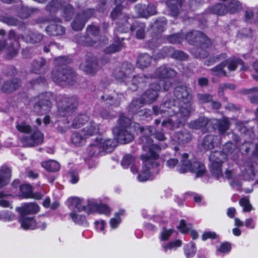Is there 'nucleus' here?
Masks as SVG:
<instances>
[{
	"label": "nucleus",
	"instance_id": "ea45409f",
	"mask_svg": "<svg viewBox=\"0 0 258 258\" xmlns=\"http://www.w3.org/2000/svg\"><path fill=\"white\" fill-rule=\"evenodd\" d=\"M42 166L48 171L55 172L60 168L59 164L54 160L42 162Z\"/></svg>",
	"mask_w": 258,
	"mask_h": 258
},
{
	"label": "nucleus",
	"instance_id": "c85d7f7f",
	"mask_svg": "<svg viewBox=\"0 0 258 258\" xmlns=\"http://www.w3.org/2000/svg\"><path fill=\"white\" fill-rule=\"evenodd\" d=\"M70 217L75 223L85 227L88 226V223L85 215L80 214L76 211L70 213Z\"/></svg>",
	"mask_w": 258,
	"mask_h": 258
},
{
	"label": "nucleus",
	"instance_id": "bf43d9fd",
	"mask_svg": "<svg viewBox=\"0 0 258 258\" xmlns=\"http://www.w3.org/2000/svg\"><path fill=\"white\" fill-rule=\"evenodd\" d=\"M239 204L243 207L244 212H249L252 210V206L249 203L248 199L243 198L239 201Z\"/></svg>",
	"mask_w": 258,
	"mask_h": 258
},
{
	"label": "nucleus",
	"instance_id": "b1692460",
	"mask_svg": "<svg viewBox=\"0 0 258 258\" xmlns=\"http://www.w3.org/2000/svg\"><path fill=\"white\" fill-rule=\"evenodd\" d=\"M46 66V60L39 58L34 60L31 65V71L36 74H40L44 72V67Z\"/></svg>",
	"mask_w": 258,
	"mask_h": 258
},
{
	"label": "nucleus",
	"instance_id": "2eb2a0df",
	"mask_svg": "<svg viewBox=\"0 0 258 258\" xmlns=\"http://www.w3.org/2000/svg\"><path fill=\"white\" fill-rule=\"evenodd\" d=\"M47 94L45 93L39 95L38 96V101H36L34 105V111L38 114H45L51 109V103L47 98Z\"/></svg>",
	"mask_w": 258,
	"mask_h": 258
},
{
	"label": "nucleus",
	"instance_id": "79ce46f5",
	"mask_svg": "<svg viewBox=\"0 0 258 258\" xmlns=\"http://www.w3.org/2000/svg\"><path fill=\"white\" fill-rule=\"evenodd\" d=\"M197 251L196 245L191 242L186 244L184 247V253L186 258L193 257Z\"/></svg>",
	"mask_w": 258,
	"mask_h": 258
},
{
	"label": "nucleus",
	"instance_id": "f8f14e48",
	"mask_svg": "<svg viewBox=\"0 0 258 258\" xmlns=\"http://www.w3.org/2000/svg\"><path fill=\"white\" fill-rule=\"evenodd\" d=\"M64 58L59 56L54 59V67L51 72V79L53 81L60 85L63 81L64 76Z\"/></svg>",
	"mask_w": 258,
	"mask_h": 258
},
{
	"label": "nucleus",
	"instance_id": "4be33fe9",
	"mask_svg": "<svg viewBox=\"0 0 258 258\" xmlns=\"http://www.w3.org/2000/svg\"><path fill=\"white\" fill-rule=\"evenodd\" d=\"M220 138L218 136L214 137L213 135L205 136L202 143V146L205 149H211L220 144Z\"/></svg>",
	"mask_w": 258,
	"mask_h": 258
},
{
	"label": "nucleus",
	"instance_id": "09e8293b",
	"mask_svg": "<svg viewBox=\"0 0 258 258\" xmlns=\"http://www.w3.org/2000/svg\"><path fill=\"white\" fill-rule=\"evenodd\" d=\"M231 248V245L229 243H223L217 247L216 254L220 255V254L227 253L230 251Z\"/></svg>",
	"mask_w": 258,
	"mask_h": 258
},
{
	"label": "nucleus",
	"instance_id": "1a4fd4ad",
	"mask_svg": "<svg viewBox=\"0 0 258 258\" xmlns=\"http://www.w3.org/2000/svg\"><path fill=\"white\" fill-rule=\"evenodd\" d=\"M115 146L116 142L113 140L99 137L96 139L95 143L90 145L88 148L87 152L90 156H94L99 154L102 151L111 152Z\"/></svg>",
	"mask_w": 258,
	"mask_h": 258
},
{
	"label": "nucleus",
	"instance_id": "f03ea898",
	"mask_svg": "<svg viewBox=\"0 0 258 258\" xmlns=\"http://www.w3.org/2000/svg\"><path fill=\"white\" fill-rule=\"evenodd\" d=\"M176 74L175 71L165 66L158 68L153 76L158 80L150 85V89L142 95L141 98L133 101L130 106L132 111L141 113V111H138L139 109L144 104H150L155 101L158 96V91L169 89L171 86V79Z\"/></svg>",
	"mask_w": 258,
	"mask_h": 258
},
{
	"label": "nucleus",
	"instance_id": "ddd939ff",
	"mask_svg": "<svg viewBox=\"0 0 258 258\" xmlns=\"http://www.w3.org/2000/svg\"><path fill=\"white\" fill-rule=\"evenodd\" d=\"M186 39L191 44H195L199 42L201 47L208 48L211 43L210 40L203 33L198 31L188 32L185 36Z\"/></svg>",
	"mask_w": 258,
	"mask_h": 258
},
{
	"label": "nucleus",
	"instance_id": "de8ad7c7",
	"mask_svg": "<svg viewBox=\"0 0 258 258\" xmlns=\"http://www.w3.org/2000/svg\"><path fill=\"white\" fill-rule=\"evenodd\" d=\"M8 39H9V38ZM9 41H10V44H11V45L10 46L9 45L8 43H6L5 40H0V51L3 50L4 48L6 47L9 48L10 51H11L12 55H15L17 53L16 50L14 48V43H15V42L14 40H9Z\"/></svg>",
	"mask_w": 258,
	"mask_h": 258
},
{
	"label": "nucleus",
	"instance_id": "e433bc0d",
	"mask_svg": "<svg viewBox=\"0 0 258 258\" xmlns=\"http://www.w3.org/2000/svg\"><path fill=\"white\" fill-rule=\"evenodd\" d=\"M209 123L208 120L205 117H200L198 119L190 121L188 126L192 129H199Z\"/></svg>",
	"mask_w": 258,
	"mask_h": 258
},
{
	"label": "nucleus",
	"instance_id": "052dcab7",
	"mask_svg": "<svg viewBox=\"0 0 258 258\" xmlns=\"http://www.w3.org/2000/svg\"><path fill=\"white\" fill-rule=\"evenodd\" d=\"M87 33L88 36L91 38L92 37H96L99 33V28L95 26H89L87 28Z\"/></svg>",
	"mask_w": 258,
	"mask_h": 258
},
{
	"label": "nucleus",
	"instance_id": "dca6fc26",
	"mask_svg": "<svg viewBox=\"0 0 258 258\" xmlns=\"http://www.w3.org/2000/svg\"><path fill=\"white\" fill-rule=\"evenodd\" d=\"M94 14L93 10H87L77 15L72 24V28L76 30H81L84 27L87 20Z\"/></svg>",
	"mask_w": 258,
	"mask_h": 258
},
{
	"label": "nucleus",
	"instance_id": "bb28decb",
	"mask_svg": "<svg viewBox=\"0 0 258 258\" xmlns=\"http://www.w3.org/2000/svg\"><path fill=\"white\" fill-rule=\"evenodd\" d=\"M145 25L144 23L136 21L131 27V30L136 31V37L143 39L145 35Z\"/></svg>",
	"mask_w": 258,
	"mask_h": 258
},
{
	"label": "nucleus",
	"instance_id": "37998d69",
	"mask_svg": "<svg viewBox=\"0 0 258 258\" xmlns=\"http://www.w3.org/2000/svg\"><path fill=\"white\" fill-rule=\"evenodd\" d=\"M66 86H73L76 82V77L74 71L71 68H66Z\"/></svg>",
	"mask_w": 258,
	"mask_h": 258
},
{
	"label": "nucleus",
	"instance_id": "603ef678",
	"mask_svg": "<svg viewBox=\"0 0 258 258\" xmlns=\"http://www.w3.org/2000/svg\"><path fill=\"white\" fill-rule=\"evenodd\" d=\"M87 138V137L83 136L82 130L79 133H76L73 134L72 136V141L74 144L78 145L83 140H85Z\"/></svg>",
	"mask_w": 258,
	"mask_h": 258
},
{
	"label": "nucleus",
	"instance_id": "2f4dec72",
	"mask_svg": "<svg viewBox=\"0 0 258 258\" xmlns=\"http://www.w3.org/2000/svg\"><path fill=\"white\" fill-rule=\"evenodd\" d=\"M224 3L229 13H234L241 9V6L237 0H224Z\"/></svg>",
	"mask_w": 258,
	"mask_h": 258
},
{
	"label": "nucleus",
	"instance_id": "20e7f679",
	"mask_svg": "<svg viewBox=\"0 0 258 258\" xmlns=\"http://www.w3.org/2000/svg\"><path fill=\"white\" fill-rule=\"evenodd\" d=\"M238 153L235 145L231 142L224 145L223 152H212L209 157L211 163L210 168L211 174L217 179L223 177L221 169L222 163L228 158L236 160Z\"/></svg>",
	"mask_w": 258,
	"mask_h": 258
},
{
	"label": "nucleus",
	"instance_id": "c756f323",
	"mask_svg": "<svg viewBox=\"0 0 258 258\" xmlns=\"http://www.w3.org/2000/svg\"><path fill=\"white\" fill-rule=\"evenodd\" d=\"M172 140L178 144H184L190 141L191 136L189 132L185 131L174 135L172 137Z\"/></svg>",
	"mask_w": 258,
	"mask_h": 258
},
{
	"label": "nucleus",
	"instance_id": "0e129e2a",
	"mask_svg": "<svg viewBox=\"0 0 258 258\" xmlns=\"http://www.w3.org/2000/svg\"><path fill=\"white\" fill-rule=\"evenodd\" d=\"M61 6V3L59 0H53L47 6V9L49 11H52L55 9H58Z\"/></svg>",
	"mask_w": 258,
	"mask_h": 258
},
{
	"label": "nucleus",
	"instance_id": "f704fd0d",
	"mask_svg": "<svg viewBox=\"0 0 258 258\" xmlns=\"http://www.w3.org/2000/svg\"><path fill=\"white\" fill-rule=\"evenodd\" d=\"M182 0H168L167 5L171 11V14L174 16L178 13V7H181Z\"/></svg>",
	"mask_w": 258,
	"mask_h": 258
},
{
	"label": "nucleus",
	"instance_id": "8fccbe9b",
	"mask_svg": "<svg viewBox=\"0 0 258 258\" xmlns=\"http://www.w3.org/2000/svg\"><path fill=\"white\" fill-rule=\"evenodd\" d=\"M20 190L23 197L25 198L31 197L32 188L30 185L28 184L22 185L20 187Z\"/></svg>",
	"mask_w": 258,
	"mask_h": 258
},
{
	"label": "nucleus",
	"instance_id": "58836bf2",
	"mask_svg": "<svg viewBox=\"0 0 258 258\" xmlns=\"http://www.w3.org/2000/svg\"><path fill=\"white\" fill-rule=\"evenodd\" d=\"M151 57L147 54H140L137 61V66L142 69L147 67L150 63Z\"/></svg>",
	"mask_w": 258,
	"mask_h": 258
},
{
	"label": "nucleus",
	"instance_id": "9d476101",
	"mask_svg": "<svg viewBox=\"0 0 258 258\" xmlns=\"http://www.w3.org/2000/svg\"><path fill=\"white\" fill-rule=\"evenodd\" d=\"M84 202V199L78 197H71L67 200L69 206L75 207L79 212L84 211L88 214L96 212L99 205L96 199H89L85 205H83Z\"/></svg>",
	"mask_w": 258,
	"mask_h": 258
},
{
	"label": "nucleus",
	"instance_id": "4c0bfd02",
	"mask_svg": "<svg viewBox=\"0 0 258 258\" xmlns=\"http://www.w3.org/2000/svg\"><path fill=\"white\" fill-rule=\"evenodd\" d=\"M78 101L76 97L67 98L66 100V115L67 113H73L78 106Z\"/></svg>",
	"mask_w": 258,
	"mask_h": 258
},
{
	"label": "nucleus",
	"instance_id": "423d86ee",
	"mask_svg": "<svg viewBox=\"0 0 258 258\" xmlns=\"http://www.w3.org/2000/svg\"><path fill=\"white\" fill-rule=\"evenodd\" d=\"M16 127L21 133L30 134L29 137L24 136L21 141L25 147H33L41 144L43 141V135L36 128L31 126L25 121L17 122Z\"/></svg>",
	"mask_w": 258,
	"mask_h": 258
},
{
	"label": "nucleus",
	"instance_id": "5701e85b",
	"mask_svg": "<svg viewBox=\"0 0 258 258\" xmlns=\"http://www.w3.org/2000/svg\"><path fill=\"white\" fill-rule=\"evenodd\" d=\"M11 171V169L7 166H2L0 168V188L5 186L9 182Z\"/></svg>",
	"mask_w": 258,
	"mask_h": 258
},
{
	"label": "nucleus",
	"instance_id": "680f3d73",
	"mask_svg": "<svg viewBox=\"0 0 258 258\" xmlns=\"http://www.w3.org/2000/svg\"><path fill=\"white\" fill-rule=\"evenodd\" d=\"M177 228L181 233H186L191 228V225L189 224H186L184 220H181L180 222V224Z\"/></svg>",
	"mask_w": 258,
	"mask_h": 258
},
{
	"label": "nucleus",
	"instance_id": "72a5a7b5",
	"mask_svg": "<svg viewBox=\"0 0 258 258\" xmlns=\"http://www.w3.org/2000/svg\"><path fill=\"white\" fill-rule=\"evenodd\" d=\"M209 11L211 13L218 15H224L228 13V9L226 8L225 3H224L214 5L209 9Z\"/></svg>",
	"mask_w": 258,
	"mask_h": 258
},
{
	"label": "nucleus",
	"instance_id": "3c124183",
	"mask_svg": "<svg viewBox=\"0 0 258 258\" xmlns=\"http://www.w3.org/2000/svg\"><path fill=\"white\" fill-rule=\"evenodd\" d=\"M69 182L72 184H76L79 180V176L78 171L76 169H71L68 173Z\"/></svg>",
	"mask_w": 258,
	"mask_h": 258
},
{
	"label": "nucleus",
	"instance_id": "cd10ccee",
	"mask_svg": "<svg viewBox=\"0 0 258 258\" xmlns=\"http://www.w3.org/2000/svg\"><path fill=\"white\" fill-rule=\"evenodd\" d=\"M123 96L122 94L114 93L112 96H102V99L105 100L107 104L111 105L117 106L120 101L123 99Z\"/></svg>",
	"mask_w": 258,
	"mask_h": 258
},
{
	"label": "nucleus",
	"instance_id": "c9c22d12",
	"mask_svg": "<svg viewBox=\"0 0 258 258\" xmlns=\"http://www.w3.org/2000/svg\"><path fill=\"white\" fill-rule=\"evenodd\" d=\"M46 31L51 35H59L64 33L63 27L59 24H51L47 27Z\"/></svg>",
	"mask_w": 258,
	"mask_h": 258
},
{
	"label": "nucleus",
	"instance_id": "a211bd4d",
	"mask_svg": "<svg viewBox=\"0 0 258 258\" xmlns=\"http://www.w3.org/2000/svg\"><path fill=\"white\" fill-rule=\"evenodd\" d=\"M145 9V6L142 5H137L135 8L136 13L141 17L147 18L156 13V7L153 4H149L146 10Z\"/></svg>",
	"mask_w": 258,
	"mask_h": 258
},
{
	"label": "nucleus",
	"instance_id": "7ed1b4c3",
	"mask_svg": "<svg viewBox=\"0 0 258 258\" xmlns=\"http://www.w3.org/2000/svg\"><path fill=\"white\" fill-rule=\"evenodd\" d=\"M141 140L144 152L141 156L143 165L138 178L139 181L143 182L150 179L153 174L158 172V152L162 148H165L167 144H164L161 146L154 144L153 140L146 136L142 137Z\"/></svg>",
	"mask_w": 258,
	"mask_h": 258
},
{
	"label": "nucleus",
	"instance_id": "4d7b16f0",
	"mask_svg": "<svg viewBox=\"0 0 258 258\" xmlns=\"http://www.w3.org/2000/svg\"><path fill=\"white\" fill-rule=\"evenodd\" d=\"M183 39V36L179 33L171 35L167 38L168 42L173 44L179 43L181 42Z\"/></svg>",
	"mask_w": 258,
	"mask_h": 258
},
{
	"label": "nucleus",
	"instance_id": "c03bdc74",
	"mask_svg": "<svg viewBox=\"0 0 258 258\" xmlns=\"http://www.w3.org/2000/svg\"><path fill=\"white\" fill-rule=\"evenodd\" d=\"M89 117L86 114H81L77 116L74 120L72 125L75 128L80 127L88 120Z\"/></svg>",
	"mask_w": 258,
	"mask_h": 258
},
{
	"label": "nucleus",
	"instance_id": "5fc2aeb1",
	"mask_svg": "<svg viewBox=\"0 0 258 258\" xmlns=\"http://www.w3.org/2000/svg\"><path fill=\"white\" fill-rule=\"evenodd\" d=\"M135 162V158L130 155H126L124 156L122 161L121 165L123 167L127 168L131 165H132Z\"/></svg>",
	"mask_w": 258,
	"mask_h": 258
},
{
	"label": "nucleus",
	"instance_id": "69168bd1",
	"mask_svg": "<svg viewBox=\"0 0 258 258\" xmlns=\"http://www.w3.org/2000/svg\"><path fill=\"white\" fill-rule=\"evenodd\" d=\"M135 127L136 128H138L140 131L142 133L144 132L145 134L148 135H152L154 133L155 129L152 126H148L145 128H144L142 127H140L139 124H135Z\"/></svg>",
	"mask_w": 258,
	"mask_h": 258
},
{
	"label": "nucleus",
	"instance_id": "6ab92c4d",
	"mask_svg": "<svg viewBox=\"0 0 258 258\" xmlns=\"http://www.w3.org/2000/svg\"><path fill=\"white\" fill-rule=\"evenodd\" d=\"M242 175L244 180H253L255 177V172L253 165L250 161L243 163L240 167Z\"/></svg>",
	"mask_w": 258,
	"mask_h": 258
},
{
	"label": "nucleus",
	"instance_id": "774afa93",
	"mask_svg": "<svg viewBox=\"0 0 258 258\" xmlns=\"http://www.w3.org/2000/svg\"><path fill=\"white\" fill-rule=\"evenodd\" d=\"M74 14V9L70 5L66 6V21L70 20Z\"/></svg>",
	"mask_w": 258,
	"mask_h": 258
},
{
	"label": "nucleus",
	"instance_id": "39448f33",
	"mask_svg": "<svg viewBox=\"0 0 258 258\" xmlns=\"http://www.w3.org/2000/svg\"><path fill=\"white\" fill-rule=\"evenodd\" d=\"M134 71L133 66L129 62H124L119 68H116L113 72V76L116 80L119 82H124L126 84L131 83L132 87L130 89L133 91L137 90L138 85L142 86L144 83L145 77H137L131 75Z\"/></svg>",
	"mask_w": 258,
	"mask_h": 258
},
{
	"label": "nucleus",
	"instance_id": "f257e3e1",
	"mask_svg": "<svg viewBox=\"0 0 258 258\" xmlns=\"http://www.w3.org/2000/svg\"><path fill=\"white\" fill-rule=\"evenodd\" d=\"M176 98L171 104V101L162 104L159 108L154 106L153 111L155 115L161 114L163 117H169L162 121L164 127L174 130L183 125L192 110L190 104L191 96L190 90L185 86H178L174 91Z\"/></svg>",
	"mask_w": 258,
	"mask_h": 258
},
{
	"label": "nucleus",
	"instance_id": "6e6552de",
	"mask_svg": "<svg viewBox=\"0 0 258 258\" xmlns=\"http://www.w3.org/2000/svg\"><path fill=\"white\" fill-rule=\"evenodd\" d=\"M188 155L186 153L182 155L180 164L177 166L178 170L180 173H185L190 171L196 174V177H200L204 175L206 172L204 165L196 160H187Z\"/></svg>",
	"mask_w": 258,
	"mask_h": 258
},
{
	"label": "nucleus",
	"instance_id": "4468645a",
	"mask_svg": "<svg viewBox=\"0 0 258 258\" xmlns=\"http://www.w3.org/2000/svg\"><path fill=\"white\" fill-rule=\"evenodd\" d=\"M9 38L10 40H14L15 43H18V39L21 38L27 43H36L40 42L42 39L41 34L37 32H29L23 35L16 36L14 31L11 30L9 33Z\"/></svg>",
	"mask_w": 258,
	"mask_h": 258
},
{
	"label": "nucleus",
	"instance_id": "a19ab883",
	"mask_svg": "<svg viewBox=\"0 0 258 258\" xmlns=\"http://www.w3.org/2000/svg\"><path fill=\"white\" fill-rule=\"evenodd\" d=\"M116 40H115L114 43L105 48L104 50L105 53L110 54L116 52L120 50L123 47V44L119 38H116Z\"/></svg>",
	"mask_w": 258,
	"mask_h": 258
},
{
	"label": "nucleus",
	"instance_id": "a18cd8bd",
	"mask_svg": "<svg viewBox=\"0 0 258 258\" xmlns=\"http://www.w3.org/2000/svg\"><path fill=\"white\" fill-rule=\"evenodd\" d=\"M124 213L123 210H120L118 212L115 214V217L111 218L109 221L110 226L111 229H116L121 222V219L120 216L122 215Z\"/></svg>",
	"mask_w": 258,
	"mask_h": 258
},
{
	"label": "nucleus",
	"instance_id": "e2e57ef3",
	"mask_svg": "<svg viewBox=\"0 0 258 258\" xmlns=\"http://www.w3.org/2000/svg\"><path fill=\"white\" fill-rule=\"evenodd\" d=\"M173 230L172 229H164L161 233L160 239L161 241L167 240L171 234H172Z\"/></svg>",
	"mask_w": 258,
	"mask_h": 258
},
{
	"label": "nucleus",
	"instance_id": "9b49d317",
	"mask_svg": "<svg viewBox=\"0 0 258 258\" xmlns=\"http://www.w3.org/2000/svg\"><path fill=\"white\" fill-rule=\"evenodd\" d=\"M241 66L240 69L242 71L246 70L247 68L245 67L243 62L239 59L230 58L222 62L219 65L212 69L213 74L215 76H226V72L223 70L224 67L227 65V68L230 71H235L238 65Z\"/></svg>",
	"mask_w": 258,
	"mask_h": 258
},
{
	"label": "nucleus",
	"instance_id": "7c9ffc66",
	"mask_svg": "<svg viewBox=\"0 0 258 258\" xmlns=\"http://www.w3.org/2000/svg\"><path fill=\"white\" fill-rule=\"evenodd\" d=\"M99 132L98 125L94 122H90L89 124L82 129L83 136L87 138L97 134Z\"/></svg>",
	"mask_w": 258,
	"mask_h": 258
},
{
	"label": "nucleus",
	"instance_id": "f3484780",
	"mask_svg": "<svg viewBox=\"0 0 258 258\" xmlns=\"http://www.w3.org/2000/svg\"><path fill=\"white\" fill-rule=\"evenodd\" d=\"M171 56L173 58L180 60H186L188 56L183 52L176 50L174 51L172 48H164L163 52H159L155 55V59H160L166 56Z\"/></svg>",
	"mask_w": 258,
	"mask_h": 258
},
{
	"label": "nucleus",
	"instance_id": "412c9836",
	"mask_svg": "<svg viewBox=\"0 0 258 258\" xmlns=\"http://www.w3.org/2000/svg\"><path fill=\"white\" fill-rule=\"evenodd\" d=\"M80 69L86 73L90 75L94 74L97 69L98 64L95 59H88L80 64Z\"/></svg>",
	"mask_w": 258,
	"mask_h": 258
},
{
	"label": "nucleus",
	"instance_id": "13d9d810",
	"mask_svg": "<svg viewBox=\"0 0 258 258\" xmlns=\"http://www.w3.org/2000/svg\"><path fill=\"white\" fill-rule=\"evenodd\" d=\"M96 212L100 214H104L106 216H108L111 213V210L107 205L99 204Z\"/></svg>",
	"mask_w": 258,
	"mask_h": 258
},
{
	"label": "nucleus",
	"instance_id": "49530a36",
	"mask_svg": "<svg viewBox=\"0 0 258 258\" xmlns=\"http://www.w3.org/2000/svg\"><path fill=\"white\" fill-rule=\"evenodd\" d=\"M166 23L165 19L164 18H161L155 21L151 27L154 30H156L159 32H160L163 31L164 27Z\"/></svg>",
	"mask_w": 258,
	"mask_h": 258
},
{
	"label": "nucleus",
	"instance_id": "6e6d98bb",
	"mask_svg": "<svg viewBox=\"0 0 258 258\" xmlns=\"http://www.w3.org/2000/svg\"><path fill=\"white\" fill-rule=\"evenodd\" d=\"M0 21L10 26H16L19 22L18 20L12 17L1 16Z\"/></svg>",
	"mask_w": 258,
	"mask_h": 258
},
{
	"label": "nucleus",
	"instance_id": "a878e982",
	"mask_svg": "<svg viewBox=\"0 0 258 258\" xmlns=\"http://www.w3.org/2000/svg\"><path fill=\"white\" fill-rule=\"evenodd\" d=\"M19 86V80L15 78L5 82L2 86V90L4 92L10 93L18 89Z\"/></svg>",
	"mask_w": 258,
	"mask_h": 258
},
{
	"label": "nucleus",
	"instance_id": "393cba45",
	"mask_svg": "<svg viewBox=\"0 0 258 258\" xmlns=\"http://www.w3.org/2000/svg\"><path fill=\"white\" fill-rule=\"evenodd\" d=\"M21 227L24 229H33L36 227V223L32 217L26 216H21L19 220Z\"/></svg>",
	"mask_w": 258,
	"mask_h": 258
},
{
	"label": "nucleus",
	"instance_id": "0eeeda50",
	"mask_svg": "<svg viewBox=\"0 0 258 258\" xmlns=\"http://www.w3.org/2000/svg\"><path fill=\"white\" fill-rule=\"evenodd\" d=\"M118 126L113 128L112 133L118 142L121 144L130 143L134 139L131 133V120L124 115H120L118 119Z\"/></svg>",
	"mask_w": 258,
	"mask_h": 258
},
{
	"label": "nucleus",
	"instance_id": "338daca9",
	"mask_svg": "<svg viewBox=\"0 0 258 258\" xmlns=\"http://www.w3.org/2000/svg\"><path fill=\"white\" fill-rule=\"evenodd\" d=\"M198 98L201 103L210 102L212 100V96L208 94H199Z\"/></svg>",
	"mask_w": 258,
	"mask_h": 258
},
{
	"label": "nucleus",
	"instance_id": "473e14b6",
	"mask_svg": "<svg viewBox=\"0 0 258 258\" xmlns=\"http://www.w3.org/2000/svg\"><path fill=\"white\" fill-rule=\"evenodd\" d=\"M213 122L218 124V131L221 135L224 134L230 126L229 121L226 117H223L221 120L213 119Z\"/></svg>",
	"mask_w": 258,
	"mask_h": 258
},
{
	"label": "nucleus",
	"instance_id": "864d4df0",
	"mask_svg": "<svg viewBox=\"0 0 258 258\" xmlns=\"http://www.w3.org/2000/svg\"><path fill=\"white\" fill-rule=\"evenodd\" d=\"M32 10L27 7L22 6L18 12V16L22 19H26L30 16Z\"/></svg>",
	"mask_w": 258,
	"mask_h": 258
},
{
	"label": "nucleus",
	"instance_id": "aec40b11",
	"mask_svg": "<svg viewBox=\"0 0 258 258\" xmlns=\"http://www.w3.org/2000/svg\"><path fill=\"white\" fill-rule=\"evenodd\" d=\"M17 210L20 213L21 216H23L37 213L39 210V207L36 203H30L25 204L22 207L17 208Z\"/></svg>",
	"mask_w": 258,
	"mask_h": 258
}]
</instances>
